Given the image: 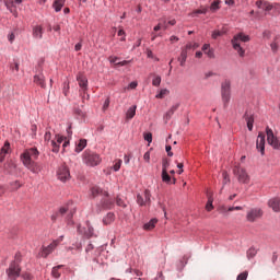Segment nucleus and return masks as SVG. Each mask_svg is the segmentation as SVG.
I'll return each instance as SVG.
<instances>
[{"label":"nucleus","mask_w":280,"mask_h":280,"mask_svg":"<svg viewBox=\"0 0 280 280\" xmlns=\"http://www.w3.org/2000/svg\"><path fill=\"white\" fill-rule=\"evenodd\" d=\"M266 133H267V142L269 143V145H272L275 150H280L279 139L275 137V132L272 131V129L267 127Z\"/></svg>","instance_id":"9d476101"},{"label":"nucleus","mask_w":280,"mask_h":280,"mask_svg":"<svg viewBox=\"0 0 280 280\" xmlns=\"http://www.w3.org/2000/svg\"><path fill=\"white\" fill-rule=\"evenodd\" d=\"M108 60L109 62H112V65H115V63L117 65V60H119V57L110 56Z\"/></svg>","instance_id":"4d7b16f0"},{"label":"nucleus","mask_w":280,"mask_h":280,"mask_svg":"<svg viewBox=\"0 0 280 280\" xmlns=\"http://www.w3.org/2000/svg\"><path fill=\"white\" fill-rule=\"evenodd\" d=\"M272 51H278L279 50V44L276 42L271 43L270 45Z\"/></svg>","instance_id":"5fc2aeb1"},{"label":"nucleus","mask_w":280,"mask_h":280,"mask_svg":"<svg viewBox=\"0 0 280 280\" xmlns=\"http://www.w3.org/2000/svg\"><path fill=\"white\" fill-rule=\"evenodd\" d=\"M255 255H257V249H255V248L252 247V248H249V249L247 250V257H248V259L255 257Z\"/></svg>","instance_id":"c03bdc74"},{"label":"nucleus","mask_w":280,"mask_h":280,"mask_svg":"<svg viewBox=\"0 0 280 280\" xmlns=\"http://www.w3.org/2000/svg\"><path fill=\"white\" fill-rule=\"evenodd\" d=\"M207 11H208L207 8H202V9L195 10V11L191 13V16H196V14H206Z\"/></svg>","instance_id":"37998d69"},{"label":"nucleus","mask_w":280,"mask_h":280,"mask_svg":"<svg viewBox=\"0 0 280 280\" xmlns=\"http://www.w3.org/2000/svg\"><path fill=\"white\" fill-rule=\"evenodd\" d=\"M33 82L40 86L42 89H47V84L45 83V74H35L33 78Z\"/></svg>","instance_id":"6ab92c4d"},{"label":"nucleus","mask_w":280,"mask_h":280,"mask_svg":"<svg viewBox=\"0 0 280 280\" xmlns=\"http://www.w3.org/2000/svg\"><path fill=\"white\" fill-rule=\"evenodd\" d=\"M234 176H237L238 183H243L247 185V183H250V176H248V173H246V170L235 166L234 170Z\"/></svg>","instance_id":"423d86ee"},{"label":"nucleus","mask_w":280,"mask_h":280,"mask_svg":"<svg viewBox=\"0 0 280 280\" xmlns=\"http://www.w3.org/2000/svg\"><path fill=\"white\" fill-rule=\"evenodd\" d=\"M264 215V210L261 208H252L247 211L246 220L247 222H257L259 218Z\"/></svg>","instance_id":"6e6552de"},{"label":"nucleus","mask_w":280,"mask_h":280,"mask_svg":"<svg viewBox=\"0 0 280 280\" xmlns=\"http://www.w3.org/2000/svg\"><path fill=\"white\" fill-rule=\"evenodd\" d=\"M256 148L259 150L260 154L266 153V135L264 132L258 133V138L256 140Z\"/></svg>","instance_id":"2eb2a0df"},{"label":"nucleus","mask_w":280,"mask_h":280,"mask_svg":"<svg viewBox=\"0 0 280 280\" xmlns=\"http://www.w3.org/2000/svg\"><path fill=\"white\" fill-rule=\"evenodd\" d=\"M156 222H159V220L151 219L148 223H145L143 225L144 231H152V229H154V226H156Z\"/></svg>","instance_id":"bb28decb"},{"label":"nucleus","mask_w":280,"mask_h":280,"mask_svg":"<svg viewBox=\"0 0 280 280\" xmlns=\"http://www.w3.org/2000/svg\"><path fill=\"white\" fill-rule=\"evenodd\" d=\"M24 167H26V170H30V172H32L33 174H40V172H43V166H40V164H38V162H34L33 161H26V162H22Z\"/></svg>","instance_id":"f8f14e48"},{"label":"nucleus","mask_w":280,"mask_h":280,"mask_svg":"<svg viewBox=\"0 0 280 280\" xmlns=\"http://www.w3.org/2000/svg\"><path fill=\"white\" fill-rule=\"evenodd\" d=\"M147 57L154 58V52H152V50H150V49H147Z\"/></svg>","instance_id":"69168bd1"},{"label":"nucleus","mask_w":280,"mask_h":280,"mask_svg":"<svg viewBox=\"0 0 280 280\" xmlns=\"http://www.w3.org/2000/svg\"><path fill=\"white\" fill-rule=\"evenodd\" d=\"M208 58H215V54L213 52V49H208L206 52H205Z\"/></svg>","instance_id":"864d4df0"},{"label":"nucleus","mask_w":280,"mask_h":280,"mask_svg":"<svg viewBox=\"0 0 280 280\" xmlns=\"http://www.w3.org/2000/svg\"><path fill=\"white\" fill-rule=\"evenodd\" d=\"M180 105L179 104H175L173 105L170 110L166 112L164 119H166V121H170V119H172V116L174 115L175 110H178V107Z\"/></svg>","instance_id":"393cba45"},{"label":"nucleus","mask_w":280,"mask_h":280,"mask_svg":"<svg viewBox=\"0 0 280 280\" xmlns=\"http://www.w3.org/2000/svg\"><path fill=\"white\" fill-rule=\"evenodd\" d=\"M65 213H68L67 220L68 222H71L73 218V213H75V208L71 207V205L62 206L59 211L57 212L58 215H65Z\"/></svg>","instance_id":"4468645a"},{"label":"nucleus","mask_w":280,"mask_h":280,"mask_svg":"<svg viewBox=\"0 0 280 280\" xmlns=\"http://www.w3.org/2000/svg\"><path fill=\"white\" fill-rule=\"evenodd\" d=\"M77 82H79V86L82 89L83 93H86V90L89 89V80L85 78V75L79 73L77 75Z\"/></svg>","instance_id":"a211bd4d"},{"label":"nucleus","mask_w":280,"mask_h":280,"mask_svg":"<svg viewBox=\"0 0 280 280\" xmlns=\"http://www.w3.org/2000/svg\"><path fill=\"white\" fill-rule=\"evenodd\" d=\"M268 205L272 209V211H275L276 213H279V211H280V198L279 197L270 199Z\"/></svg>","instance_id":"412c9836"},{"label":"nucleus","mask_w":280,"mask_h":280,"mask_svg":"<svg viewBox=\"0 0 280 280\" xmlns=\"http://www.w3.org/2000/svg\"><path fill=\"white\" fill-rule=\"evenodd\" d=\"M40 153L38 152V149L36 148H31L26 149L21 155L20 159L22 163L34 161L33 159H38V155Z\"/></svg>","instance_id":"39448f33"},{"label":"nucleus","mask_w":280,"mask_h":280,"mask_svg":"<svg viewBox=\"0 0 280 280\" xmlns=\"http://www.w3.org/2000/svg\"><path fill=\"white\" fill-rule=\"evenodd\" d=\"M121 163H122L121 160H115V163L113 166L114 172H119V170H121Z\"/></svg>","instance_id":"a19ab883"},{"label":"nucleus","mask_w":280,"mask_h":280,"mask_svg":"<svg viewBox=\"0 0 280 280\" xmlns=\"http://www.w3.org/2000/svg\"><path fill=\"white\" fill-rule=\"evenodd\" d=\"M67 138L60 136V135H57L56 136V140H51L50 141V145L52 148V152L55 153H58L60 152V143H62V141H65Z\"/></svg>","instance_id":"dca6fc26"},{"label":"nucleus","mask_w":280,"mask_h":280,"mask_svg":"<svg viewBox=\"0 0 280 280\" xmlns=\"http://www.w3.org/2000/svg\"><path fill=\"white\" fill-rule=\"evenodd\" d=\"M144 141H148V143H152V132L143 133Z\"/></svg>","instance_id":"de8ad7c7"},{"label":"nucleus","mask_w":280,"mask_h":280,"mask_svg":"<svg viewBox=\"0 0 280 280\" xmlns=\"http://www.w3.org/2000/svg\"><path fill=\"white\" fill-rule=\"evenodd\" d=\"M167 167H170V162L164 161L163 165H162V170H164L165 172H167Z\"/></svg>","instance_id":"0e129e2a"},{"label":"nucleus","mask_w":280,"mask_h":280,"mask_svg":"<svg viewBox=\"0 0 280 280\" xmlns=\"http://www.w3.org/2000/svg\"><path fill=\"white\" fill-rule=\"evenodd\" d=\"M170 95V90L167 89H162L156 95V100H163L164 97H167Z\"/></svg>","instance_id":"2f4dec72"},{"label":"nucleus","mask_w":280,"mask_h":280,"mask_svg":"<svg viewBox=\"0 0 280 280\" xmlns=\"http://www.w3.org/2000/svg\"><path fill=\"white\" fill-rule=\"evenodd\" d=\"M83 163L89 167H95L102 163V158L100 154L86 150L83 152Z\"/></svg>","instance_id":"f03ea898"},{"label":"nucleus","mask_w":280,"mask_h":280,"mask_svg":"<svg viewBox=\"0 0 280 280\" xmlns=\"http://www.w3.org/2000/svg\"><path fill=\"white\" fill-rule=\"evenodd\" d=\"M248 279V271H244L240 273L236 278V280H247Z\"/></svg>","instance_id":"49530a36"},{"label":"nucleus","mask_w":280,"mask_h":280,"mask_svg":"<svg viewBox=\"0 0 280 280\" xmlns=\"http://www.w3.org/2000/svg\"><path fill=\"white\" fill-rule=\"evenodd\" d=\"M137 115V105H133L129 107V109L126 113V118L127 119H132Z\"/></svg>","instance_id":"cd10ccee"},{"label":"nucleus","mask_w":280,"mask_h":280,"mask_svg":"<svg viewBox=\"0 0 280 280\" xmlns=\"http://www.w3.org/2000/svg\"><path fill=\"white\" fill-rule=\"evenodd\" d=\"M58 179L61 183H67L69 178H71V173L69 172V167L67 165H61L57 171Z\"/></svg>","instance_id":"9b49d317"},{"label":"nucleus","mask_w":280,"mask_h":280,"mask_svg":"<svg viewBox=\"0 0 280 280\" xmlns=\"http://www.w3.org/2000/svg\"><path fill=\"white\" fill-rule=\"evenodd\" d=\"M245 121L249 131H253V124H255V117L253 115L245 114Z\"/></svg>","instance_id":"a878e982"},{"label":"nucleus","mask_w":280,"mask_h":280,"mask_svg":"<svg viewBox=\"0 0 280 280\" xmlns=\"http://www.w3.org/2000/svg\"><path fill=\"white\" fill-rule=\"evenodd\" d=\"M220 3H221L220 0H213V2L210 5V10L212 12H218V10H220Z\"/></svg>","instance_id":"72a5a7b5"},{"label":"nucleus","mask_w":280,"mask_h":280,"mask_svg":"<svg viewBox=\"0 0 280 280\" xmlns=\"http://www.w3.org/2000/svg\"><path fill=\"white\" fill-rule=\"evenodd\" d=\"M21 261H22V256H21V253L18 252L14 256V260L11 264H15V266H20Z\"/></svg>","instance_id":"ea45409f"},{"label":"nucleus","mask_w":280,"mask_h":280,"mask_svg":"<svg viewBox=\"0 0 280 280\" xmlns=\"http://www.w3.org/2000/svg\"><path fill=\"white\" fill-rule=\"evenodd\" d=\"M66 1L67 0H55L54 2L55 12H60V10H62V8L65 7Z\"/></svg>","instance_id":"c756f323"},{"label":"nucleus","mask_w":280,"mask_h":280,"mask_svg":"<svg viewBox=\"0 0 280 280\" xmlns=\"http://www.w3.org/2000/svg\"><path fill=\"white\" fill-rule=\"evenodd\" d=\"M222 176H223V187H224V185H229V183H231V178L229 177V173L226 171L222 173Z\"/></svg>","instance_id":"79ce46f5"},{"label":"nucleus","mask_w":280,"mask_h":280,"mask_svg":"<svg viewBox=\"0 0 280 280\" xmlns=\"http://www.w3.org/2000/svg\"><path fill=\"white\" fill-rule=\"evenodd\" d=\"M198 47H200L198 43H188L184 48L189 51V49H198Z\"/></svg>","instance_id":"58836bf2"},{"label":"nucleus","mask_w":280,"mask_h":280,"mask_svg":"<svg viewBox=\"0 0 280 280\" xmlns=\"http://www.w3.org/2000/svg\"><path fill=\"white\" fill-rule=\"evenodd\" d=\"M222 32H220V31H214L213 33H212V38L215 40L217 38H220V36H222Z\"/></svg>","instance_id":"603ef678"},{"label":"nucleus","mask_w":280,"mask_h":280,"mask_svg":"<svg viewBox=\"0 0 280 280\" xmlns=\"http://www.w3.org/2000/svg\"><path fill=\"white\" fill-rule=\"evenodd\" d=\"M210 47H211V45L205 44L201 49H202V51H205V54H207V50L210 49Z\"/></svg>","instance_id":"338daca9"},{"label":"nucleus","mask_w":280,"mask_h":280,"mask_svg":"<svg viewBox=\"0 0 280 280\" xmlns=\"http://www.w3.org/2000/svg\"><path fill=\"white\" fill-rule=\"evenodd\" d=\"M116 205L126 209V202H124L122 199L119 197L116 198Z\"/></svg>","instance_id":"09e8293b"},{"label":"nucleus","mask_w":280,"mask_h":280,"mask_svg":"<svg viewBox=\"0 0 280 280\" xmlns=\"http://www.w3.org/2000/svg\"><path fill=\"white\" fill-rule=\"evenodd\" d=\"M91 194H92L93 198H95V196H100V195L104 196V191L97 186L92 187Z\"/></svg>","instance_id":"473e14b6"},{"label":"nucleus","mask_w":280,"mask_h":280,"mask_svg":"<svg viewBox=\"0 0 280 280\" xmlns=\"http://www.w3.org/2000/svg\"><path fill=\"white\" fill-rule=\"evenodd\" d=\"M256 5L260 10H265V12H271V14H273L275 16H277V14H280V4L278 3L270 4V2L259 0V1H256Z\"/></svg>","instance_id":"20e7f679"},{"label":"nucleus","mask_w":280,"mask_h":280,"mask_svg":"<svg viewBox=\"0 0 280 280\" xmlns=\"http://www.w3.org/2000/svg\"><path fill=\"white\" fill-rule=\"evenodd\" d=\"M23 0H14V1H12V0H5V5H7V8H8V10H10V8H12V5H13V3L15 2V3H21Z\"/></svg>","instance_id":"a18cd8bd"},{"label":"nucleus","mask_w":280,"mask_h":280,"mask_svg":"<svg viewBox=\"0 0 280 280\" xmlns=\"http://www.w3.org/2000/svg\"><path fill=\"white\" fill-rule=\"evenodd\" d=\"M44 140L49 143L51 141V132L47 131L44 136Z\"/></svg>","instance_id":"6e6d98bb"},{"label":"nucleus","mask_w":280,"mask_h":280,"mask_svg":"<svg viewBox=\"0 0 280 280\" xmlns=\"http://www.w3.org/2000/svg\"><path fill=\"white\" fill-rule=\"evenodd\" d=\"M221 100L224 108L229 106V102H231V81L225 80L221 83Z\"/></svg>","instance_id":"7ed1b4c3"},{"label":"nucleus","mask_w":280,"mask_h":280,"mask_svg":"<svg viewBox=\"0 0 280 280\" xmlns=\"http://www.w3.org/2000/svg\"><path fill=\"white\" fill-rule=\"evenodd\" d=\"M34 38H43V26H35L33 28Z\"/></svg>","instance_id":"c85d7f7f"},{"label":"nucleus","mask_w":280,"mask_h":280,"mask_svg":"<svg viewBox=\"0 0 280 280\" xmlns=\"http://www.w3.org/2000/svg\"><path fill=\"white\" fill-rule=\"evenodd\" d=\"M170 40L172 43H178V37L173 35V36L170 37Z\"/></svg>","instance_id":"774afa93"},{"label":"nucleus","mask_w":280,"mask_h":280,"mask_svg":"<svg viewBox=\"0 0 280 280\" xmlns=\"http://www.w3.org/2000/svg\"><path fill=\"white\" fill-rule=\"evenodd\" d=\"M187 54H188L187 48H182V52H180L179 57L177 58V60L182 67H185V62H187Z\"/></svg>","instance_id":"b1692460"},{"label":"nucleus","mask_w":280,"mask_h":280,"mask_svg":"<svg viewBox=\"0 0 280 280\" xmlns=\"http://www.w3.org/2000/svg\"><path fill=\"white\" fill-rule=\"evenodd\" d=\"M108 106H110V98L107 97L103 104V110H108Z\"/></svg>","instance_id":"3c124183"},{"label":"nucleus","mask_w":280,"mask_h":280,"mask_svg":"<svg viewBox=\"0 0 280 280\" xmlns=\"http://www.w3.org/2000/svg\"><path fill=\"white\" fill-rule=\"evenodd\" d=\"M143 160H144L147 163H150V152H145V153H144Z\"/></svg>","instance_id":"e2e57ef3"},{"label":"nucleus","mask_w":280,"mask_h":280,"mask_svg":"<svg viewBox=\"0 0 280 280\" xmlns=\"http://www.w3.org/2000/svg\"><path fill=\"white\" fill-rule=\"evenodd\" d=\"M162 180L163 183H170L172 180V177L170 174H167V171L162 170Z\"/></svg>","instance_id":"c9c22d12"},{"label":"nucleus","mask_w":280,"mask_h":280,"mask_svg":"<svg viewBox=\"0 0 280 280\" xmlns=\"http://www.w3.org/2000/svg\"><path fill=\"white\" fill-rule=\"evenodd\" d=\"M228 211H242V207L237 206V207H230L228 209Z\"/></svg>","instance_id":"bf43d9fd"},{"label":"nucleus","mask_w":280,"mask_h":280,"mask_svg":"<svg viewBox=\"0 0 280 280\" xmlns=\"http://www.w3.org/2000/svg\"><path fill=\"white\" fill-rule=\"evenodd\" d=\"M60 268H62V265L52 268L51 275L55 279H60V273L58 272Z\"/></svg>","instance_id":"f704fd0d"},{"label":"nucleus","mask_w":280,"mask_h":280,"mask_svg":"<svg viewBox=\"0 0 280 280\" xmlns=\"http://www.w3.org/2000/svg\"><path fill=\"white\" fill-rule=\"evenodd\" d=\"M74 115H77L78 117L85 116L84 112H82V109H80L79 107L74 108Z\"/></svg>","instance_id":"8fccbe9b"},{"label":"nucleus","mask_w":280,"mask_h":280,"mask_svg":"<svg viewBox=\"0 0 280 280\" xmlns=\"http://www.w3.org/2000/svg\"><path fill=\"white\" fill-rule=\"evenodd\" d=\"M115 222V213L108 212L104 218H103V224L105 226H108V224H113Z\"/></svg>","instance_id":"5701e85b"},{"label":"nucleus","mask_w":280,"mask_h":280,"mask_svg":"<svg viewBox=\"0 0 280 280\" xmlns=\"http://www.w3.org/2000/svg\"><path fill=\"white\" fill-rule=\"evenodd\" d=\"M160 30H163V23H159L156 26H154L153 31L159 32Z\"/></svg>","instance_id":"052dcab7"},{"label":"nucleus","mask_w":280,"mask_h":280,"mask_svg":"<svg viewBox=\"0 0 280 280\" xmlns=\"http://www.w3.org/2000/svg\"><path fill=\"white\" fill-rule=\"evenodd\" d=\"M7 275L11 280L19 279V277H21V266L16 264H10L9 268L7 269Z\"/></svg>","instance_id":"1a4fd4ad"},{"label":"nucleus","mask_w":280,"mask_h":280,"mask_svg":"<svg viewBox=\"0 0 280 280\" xmlns=\"http://www.w3.org/2000/svg\"><path fill=\"white\" fill-rule=\"evenodd\" d=\"M104 198L101 200L103 209H113L115 207V201L108 198V192L104 191Z\"/></svg>","instance_id":"f3484780"},{"label":"nucleus","mask_w":280,"mask_h":280,"mask_svg":"<svg viewBox=\"0 0 280 280\" xmlns=\"http://www.w3.org/2000/svg\"><path fill=\"white\" fill-rule=\"evenodd\" d=\"M21 187H23V184H21V182L15 180L11 183V189L12 191H16V189H21Z\"/></svg>","instance_id":"e433bc0d"},{"label":"nucleus","mask_w":280,"mask_h":280,"mask_svg":"<svg viewBox=\"0 0 280 280\" xmlns=\"http://www.w3.org/2000/svg\"><path fill=\"white\" fill-rule=\"evenodd\" d=\"M5 154H10V142L5 141L3 147L0 149V163L5 161Z\"/></svg>","instance_id":"aec40b11"},{"label":"nucleus","mask_w":280,"mask_h":280,"mask_svg":"<svg viewBox=\"0 0 280 280\" xmlns=\"http://www.w3.org/2000/svg\"><path fill=\"white\" fill-rule=\"evenodd\" d=\"M138 86V83L136 81L131 82L129 85H128V89H131V90H135L137 89Z\"/></svg>","instance_id":"680f3d73"},{"label":"nucleus","mask_w":280,"mask_h":280,"mask_svg":"<svg viewBox=\"0 0 280 280\" xmlns=\"http://www.w3.org/2000/svg\"><path fill=\"white\" fill-rule=\"evenodd\" d=\"M207 198H208V201H207V205H206V210L207 211H213V191L209 190L207 192Z\"/></svg>","instance_id":"4be33fe9"},{"label":"nucleus","mask_w":280,"mask_h":280,"mask_svg":"<svg viewBox=\"0 0 280 280\" xmlns=\"http://www.w3.org/2000/svg\"><path fill=\"white\" fill-rule=\"evenodd\" d=\"M248 40H250V37L244 35L243 33H238L232 38V47L235 51H237L240 58H244L246 55V50L242 47V43H248Z\"/></svg>","instance_id":"f257e3e1"},{"label":"nucleus","mask_w":280,"mask_h":280,"mask_svg":"<svg viewBox=\"0 0 280 280\" xmlns=\"http://www.w3.org/2000/svg\"><path fill=\"white\" fill-rule=\"evenodd\" d=\"M86 148V139H81L75 147V152H82Z\"/></svg>","instance_id":"7c9ffc66"},{"label":"nucleus","mask_w":280,"mask_h":280,"mask_svg":"<svg viewBox=\"0 0 280 280\" xmlns=\"http://www.w3.org/2000/svg\"><path fill=\"white\" fill-rule=\"evenodd\" d=\"M152 195L150 190L145 189L142 195L137 196V202L140 207H145V205H150Z\"/></svg>","instance_id":"ddd939ff"},{"label":"nucleus","mask_w":280,"mask_h":280,"mask_svg":"<svg viewBox=\"0 0 280 280\" xmlns=\"http://www.w3.org/2000/svg\"><path fill=\"white\" fill-rule=\"evenodd\" d=\"M60 242H62V236H60V238L50 243L48 246L43 247L40 257H44V258L49 257V255H51L54 253V250H56V248H58V244H60Z\"/></svg>","instance_id":"0eeeda50"},{"label":"nucleus","mask_w":280,"mask_h":280,"mask_svg":"<svg viewBox=\"0 0 280 280\" xmlns=\"http://www.w3.org/2000/svg\"><path fill=\"white\" fill-rule=\"evenodd\" d=\"M152 84H153L154 86H161V75H159V74H153Z\"/></svg>","instance_id":"4c0bfd02"},{"label":"nucleus","mask_w":280,"mask_h":280,"mask_svg":"<svg viewBox=\"0 0 280 280\" xmlns=\"http://www.w3.org/2000/svg\"><path fill=\"white\" fill-rule=\"evenodd\" d=\"M12 71L19 72V62L11 63Z\"/></svg>","instance_id":"13d9d810"}]
</instances>
